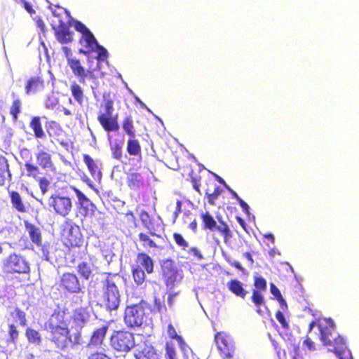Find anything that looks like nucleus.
<instances>
[{"label":"nucleus","mask_w":359,"mask_h":359,"mask_svg":"<svg viewBox=\"0 0 359 359\" xmlns=\"http://www.w3.org/2000/svg\"><path fill=\"white\" fill-rule=\"evenodd\" d=\"M67 314L66 308L55 309L45 323V327L50 335V341L60 350L81 343L80 331H77L73 335L71 334Z\"/></svg>","instance_id":"1"},{"label":"nucleus","mask_w":359,"mask_h":359,"mask_svg":"<svg viewBox=\"0 0 359 359\" xmlns=\"http://www.w3.org/2000/svg\"><path fill=\"white\" fill-rule=\"evenodd\" d=\"M118 280L117 274L108 273L102 280V301L106 308L109 310H116L120 304V293L116 285Z\"/></svg>","instance_id":"2"},{"label":"nucleus","mask_w":359,"mask_h":359,"mask_svg":"<svg viewBox=\"0 0 359 359\" xmlns=\"http://www.w3.org/2000/svg\"><path fill=\"white\" fill-rule=\"evenodd\" d=\"M101 108L104 111L98 114L97 121L106 132H117L119 130V124L118 115H113L114 100L111 98L109 93H104Z\"/></svg>","instance_id":"3"},{"label":"nucleus","mask_w":359,"mask_h":359,"mask_svg":"<svg viewBox=\"0 0 359 359\" xmlns=\"http://www.w3.org/2000/svg\"><path fill=\"white\" fill-rule=\"evenodd\" d=\"M154 270V262L146 252L137 254L135 264L131 267V273L135 283L140 285L146 280V273H152Z\"/></svg>","instance_id":"4"},{"label":"nucleus","mask_w":359,"mask_h":359,"mask_svg":"<svg viewBox=\"0 0 359 359\" xmlns=\"http://www.w3.org/2000/svg\"><path fill=\"white\" fill-rule=\"evenodd\" d=\"M149 304L144 300L137 304L127 306L124 312V322L128 327H140L144 322L145 309Z\"/></svg>","instance_id":"5"},{"label":"nucleus","mask_w":359,"mask_h":359,"mask_svg":"<svg viewBox=\"0 0 359 359\" xmlns=\"http://www.w3.org/2000/svg\"><path fill=\"white\" fill-rule=\"evenodd\" d=\"M317 326L320 332V339L323 345L333 347L339 342L342 344L344 338L335 332V325L331 319L318 320Z\"/></svg>","instance_id":"6"},{"label":"nucleus","mask_w":359,"mask_h":359,"mask_svg":"<svg viewBox=\"0 0 359 359\" xmlns=\"http://www.w3.org/2000/svg\"><path fill=\"white\" fill-rule=\"evenodd\" d=\"M110 345L118 352H128L135 346L134 334L125 330L114 331L110 337Z\"/></svg>","instance_id":"7"},{"label":"nucleus","mask_w":359,"mask_h":359,"mask_svg":"<svg viewBox=\"0 0 359 359\" xmlns=\"http://www.w3.org/2000/svg\"><path fill=\"white\" fill-rule=\"evenodd\" d=\"M48 205L50 210L62 217L69 215L73 208L72 201L69 197L55 194H52L48 199Z\"/></svg>","instance_id":"8"},{"label":"nucleus","mask_w":359,"mask_h":359,"mask_svg":"<svg viewBox=\"0 0 359 359\" xmlns=\"http://www.w3.org/2000/svg\"><path fill=\"white\" fill-rule=\"evenodd\" d=\"M215 341L222 358L232 359L234 357L236 346L229 334L224 332H217L215 334Z\"/></svg>","instance_id":"9"},{"label":"nucleus","mask_w":359,"mask_h":359,"mask_svg":"<svg viewBox=\"0 0 359 359\" xmlns=\"http://www.w3.org/2000/svg\"><path fill=\"white\" fill-rule=\"evenodd\" d=\"M57 284L64 292L78 294L83 292V285L74 272H64L60 276Z\"/></svg>","instance_id":"10"},{"label":"nucleus","mask_w":359,"mask_h":359,"mask_svg":"<svg viewBox=\"0 0 359 359\" xmlns=\"http://www.w3.org/2000/svg\"><path fill=\"white\" fill-rule=\"evenodd\" d=\"M74 28L82 34L81 37L79 39V43H82L85 42L86 50L81 48L79 50V53L87 55L90 53L95 52L96 50V46H98V42L93 33L80 21H75Z\"/></svg>","instance_id":"11"},{"label":"nucleus","mask_w":359,"mask_h":359,"mask_svg":"<svg viewBox=\"0 0 359 359\" xmlns=\"http://www.w3.org/2000/svg\"><path fill=\"white\" fill-rule=\"evenodd\" d=\"M4 269L6 273H28L30 268L29 263L23 257L13 253L6 259Z\"/></svg>","instance_id":"12"},{"label":"nucleus","mask_w":359,"mask_h":359,"mask_svg":"<svg viewBox=\"0 0 359 359\" xmlns=\"http://www.w3.org/2000/svg\"><path fill=\"white\" fill-rule=\"evenodd\" d=\"M70 188L77 196L79 213L84 217H93L96 210L95 204L76 187L70 186Z\"/></svg>","instance_id":"13"},{"label":"nucleus","mask_w":359,"mask_h":359,"mask_svg":"<svg viewBox=\"0 0 359 359\" xmlns=\"http://www.w3.org/2000/svg\"><path fill=\"white\" fill-rule=\"evenodd\" d=\"M67 65L69 67L73 74L78 78L80 83L85 84L86 79H94L93 72L90 69H86L81 65L80 60L77 58L71 59Z\"/></svg>","instance_id":"14"},{"label":"nucleus","mask_w":359,"mask_h":359,"mask_svg":"<svg viewBox=\"0 0 359 359\" xmlns=\"http://www.w3.org/2000/svg\"><path fill=\"white\" fill-rule=\"evenodd\" d=\"M90 313L87 306H79L73 310L71 320L73 327L81 330L89 321Z\"/></svg>","instance_id":"15"},{"label":"nucleus","mask_w":359,"mask_h":359,"mask_svg":"<svg viewBox=\"0 0 359 359\" xmlns=\"http://www.w3.org/2000/svg\"><path fill=\"white\" fill-rule=\"evenodd\" d=\"M172 238L175 243L182 250L187 252L190 255H193L198 259H202L203 255L196 247H190L189 243L187 241L184 237L178 232H174Z\"/></svg>","instance_id":"16"},{"label":"nucleus","mask_w":359,"mask_h":359,"mask_svg":"<svg viewBox=\"0 0 359 359\" xmlns=\"http://www.w3.org/2000/svg\"><path fill=\"white\" fill-rule=\"evenodd\" d=\"M107 325H102L93 330L90 336L88 346L90 348H97L104 344V341L108 331Z\"/></svg>","instance_id":"17"},{"label":"nucleus","mask_w":359,"mask_h":359,"mask_svg":"<svg viewBox=\"0 0 359 359\" xmlns=\"http://www.w3.org/2000/svg\"><path fill=\"white\" fill-rule=\"evenodd\" d=\"M74 228L71 226L67 230L65 229L63 233V243L69 250L75 248H79L82 242L81 234L76 231L73 233Z\"/></svg>","instance_id":"18"},{"label":"nucleus","mask_w":359,"mask_h":359,"mask_svg":"<svg viewBox=\"0 0 359 359\" xmlns=\"http://www.w3.org/2000/svg\"><path fill=\"white\" fill-rule=\"evenodd\" d=\"M54 30L55 38L60 43H67L73 41V32L67 24L60 22L57 27H54Z\"/></svg>","instance_id":"19"},{"label":"nucleus","mask_w":359,"mask_h":359,"mask_svg":"<svg viewBox=\"0 0 359 359\" xmlns=\"http://www.w3.org/2000/svg\"><path fill=\"white\" fill-rule=\"evenodd\" d=\"M161 270L163 277L167 285L175 280L177 269L170 259H167L162 262Z\"/></svg>","instance_id":"20"},{"label":"nucleus","mask_w":359,"mask_h":359,"mask_svg":"<svg viewBox=\"0 0 359 359\" xmlns=\"http://www.w3.org/2000/svg\"><path fill=\"white\" fill-rule=\"evenodd\" d=\"M24 224L31 241L37 246H41L42 236L40 228L27 220L24 221Z\"/></svg>","instance_id":"21"},{"label":"nucleus","mask_w":359,"mask_h":359,"mask_svg":"<svg viewBox=\"0 0 359 359\" xmlns=\"http://www.w3.org/2000/svg\"><path fill=\"white\" fill-rule=\"evenodd\" d=\"M155 236L161 238V236L156 233L154 231H149V233L140 232L138 234V238L141 243L142 246L146 250L150 249H160L161 248L156 243V242L150 237Z\"/></svg>","instance_id":"22"},{"label":"nucleus","mask_w":359,"mask_h":359,"mask_svg":"<svg viewBox=\"0 0 359 359\" xmlns=\"http://www.w3.org/2000/svg\"><path fill=\"white\" fill-rule=\"evenodd\" d=\"M83 159L92 177L100 181L102 178V172L97 162L86 154L83 155Z\"/></svg>","instance_id":"23"},{"label":"nucleus","mask_w":359,"mask_h":359,"mask_svg":"<svg viewBox=\"0 0 359 359\" xmlns=\"http://www.w3.org/2000/svg\"><path fill=\"white\" fill-rule=\"evenodd\" d=\"M228 290L234 295L243 299H245L248 291L245 288L244 284L237 280L231 279L227 283Z\"/></svg>","instance_id":"24"},{"label":"nucleus","mask_w":359,"mask_h":359,"mask_svg":"<svg viewBox=\"0 0 359 359\" xmlns=\"http://www.w3.org/2000/svg\"><path fill=\"white\" fill-rule=\"evenodd\" d=\"M44 88V81L40 76L30 78L25 86V93L27 95L36 93Z\"/></svg>","instance_id":"25"},{"label":"nucleus","mask_w":359,"mask_h":359,"mask_svg":"<svg viewBox=\"0 0 359 359\" xmlns=\"http://www.w3.org/2000/svg\"><path fill=\"white\" fill-rule=\"evenodd\" d=\"M36 162L43 169H50L53 167L51 154L43 149L39 151L36 154Z\"/></svg>","instance_id":"26"},{"label":"nucleus","mask_w":359,"mask_h":359,"mask_svg":"<svg viewBox=\"0 0 359 359\" xmlns=\"http://www.w3.org/2000/svg\"><path fill=\"white\" fill-rule=\"evenodd\" d=\"M136 359H161V354L152 346H145L143 349L135 354Z\"/></svg>","instance_id":"27"},{"label":"nucleus","mask_w":359,"mask_h":359,"mask_svg":"<svg viewBox=\"0 0 359 359\" xmlns=\"http://www.w3.org/2000/svg\"><path fill=\"white\" fill-rule=\"evenodd\" d=\"M29 127L34 133V136L36 139H44L46 133L43 129L40 116H34L29 122Z\"/></svg>","instance_id":"28"},{"label":"nucleus","mask_w":359,"mask_h":359,"mask_svg":"<svg viewBox=\"0 0 359 359\" xmlns=\"http://www.w3.org/2000/svg\"><path fill=\"white\" fill-rule=\"evenodd\" d=\"M126 151L129 155L133 156H142V149L140 144L135 137H130L127 142Z\"/></svg>","instance_id":"29"},{"label":"nucleus","mask_w":359,"mask_h":359,"mask_svg":"<svg viewBox=\"0 0 359 359\" xmlns=\"http://www.w3.org/2000/svg\"><path fill=\"white\" fill-rule=\"evenodd\" d=\"M25 335L30 344L40 345L42 342V337L40 332L31 327H27L25 329Z\"/></svg>","instance_id":"30"},{"label":"nucleus","mask_w":359,"mask_h":359,"mask_svg":"<svg viewBox=\"0 0 359 359\" xmlns=\"http://www.w3.org/2000/svg\"><path fill=\"white\" fill-rule=\"evenodd\" d=\"M76 270L81 278L84 280H88L93 276L91 265L87 262H80L77 265Z\"/></svg>","instance_id":"31"},{"label":"nucleus","mask_w":359,"mask_h":359,"mask_svg":"<svg viewBox=\"0 0 359 359\" xmlns=\"http://www.w3.org/2000/svg\"><path fill=\"white\" fill-rule=\"evenodd\" d=\"M12 97L14 98L11 106L9 109L10 114L12 117V120L15 122L18 119V115L21 112L22 101L19 97H17L15 93H12Z\"/></svg>","instance_id":"32"},{"label":"nucleus","mask_w":359,"mask_h":359,"mask_svg":"<svg viewBox=\"0 0 359 359\" xmlns=\"http://www.w3.org/2000/svg\"><path fill=\"white\" fill-rule=\"evenodd\" d=\"M333 351L339 359H353L351 351L347 349L344 339L341 343H338L333 346Z\"/></svg>","instance_id":"33"},{"label":"nucleus","mask_w":359,"mask_h":359,"mask_svg":"<svg viewBox=\"0 0 359 359\" xmlns=\"http://www.w3.org/2000/svg\"><path fill=\"white\" fill-rule=\"evenodd\" d=\"M9 165L6 158L0 156V186L3 185L8 177H11Z\"/></svg>","instance_id":"34"},{"label":"nucleus","mask_w":359,"mask_h":359,"mask_svg":"<svg viewBox=\"0 0 359 359\" xmlns=\"http://www.w3.org/2000/svg\"><path fill=\"white\" fill-rule=\"evenodd\" d=\"M9 196L13 207L20 212H25L26 211V208L23 204L20 194L18 191H12L9 192Z\"/></svg>","instance_id":"35"},{"label":"nucleus","mask_w":359,"mask_h":359,"mask_svg":"<svg viewBox=\"0 0 359 359\" xmlns=\"http://www.w3.org/2000/svg\"><path fill=\"white\" fill-rule=\"evenodd\" d=\"M70 90L75 101L78 104H82L84 101V92L80 85L75 81L72 82L70 86Z\"/></svg>","instance_id":"36"},{"label":"nucleus","mask_w":359,"mask_h":359,"mask_svg":"<svg viewBox=\"0 0 359 359\" xmlns=\"http://www.w3.org/2000/svg\"><path fill=\"white\" fill-rule=\"evenodd\" d=\"M201 218L203 223V228L204 229H208L212 231H215L217 222L209 212L202 213L201 215Z\"/></svg>","instance_id":"37"},{"label":"nucleus","mask_w":359,"mask_h":359,"mask_svg":"<svg viewBox=\"0 0 359 359\" xmlns=\"http://www.w3.org/2000/svg\"><path fill=\"white\" fill-rule=\"evenodd\" d=\"M216 230L223 236L224 243L229 242L233 236L228 224L223 220H219V225H216Z\"/></svg>","instance_id":"38"},{"label":"nucleus","mask_w":359,"mask_h":359,"mask_svg":"<svg viewBox=\"0 0 359 359\" xmlns=\"http://www.w3.org/2000/svg\"><path fill=\"white\" fill-rule=\"evenodd\" d=\"M128 186L131 189H138L142 184V177L140 173L134 172L128 175L127 178Z\"/></svg>","instance_id":"39"},{"label":"nucleus","mask_w":359,"mask_h":359,"mask_svg":"<svg viewBox=\"0 0 359 359\" xmlns=\"http://www.w3.org/2000/svg\"><path fill=\"white\" fill-rule=\"evenodd\" d=\"M122 128L129 137H135V130L131 116H126L123 119Z\"/></svg>","instance_id":"40"},{"label":"nucleus","mask_w":359,"mask_h":359,"mask_svg":"<svg viewBox=\"0 0 359 359\" xmlns=\"http://www.w3.org/2000/svg\"><path fill=\"white\" fill-rule=\"evenodd\" d=\"M11 316L22 327L27 325V315L26 313L18 307H15L13 311L10 313Z\"/></svg>","instance_id":"41"},{"label":"nucleus","mask_w":359,"mask_h":359,"mask_svg":"<svg viewBox=\"0 0 359 359\" xmlns=\"http://www.w3.org/2000/svg\"><path fill=\"white\" fill-rule=\"evenodd\" d=\"M20 332L14 323L8 325V339L7 342L15 345L19 339Z\"/></svg>","instance_id":"42"},{"label":"nucleus","mask_w":359,"mask_h":359,"mask_svg":"<svg viewBox=\"0 0 359 359\" xmlns=\"http://www.w3.org/2000/svg\"><path fill=\"white\" fill-rule=\"evenodd\" d=\"M122 147L123 142L121 140H116L110 144V149L111 156L114 158L121 161L122 158Z\"/></svg>","instance_id":"43"},{"label":"nucleus","mask_w":359,"mask_h":359,"mask_svg":"<svg viewBox=\"0 0 359 359\" xmlns=\"http://www.w3.org/2000/svg\"><path fill=\"white\" fill-rule=\"evenodd\" d=\"M25 167L27 170L26 175L29 177H32L34 179L38 178L40 175V170L39 166L31 163L30 162H26L25 163Z\"/></svg>","instance_id":"44"},{"label":"nucleus","mask_w":359,"mask_h":359,"mask_svg":"<svg viewBox=\"0 0 359 359\" xmlns=\"http://www.w3.org/2000/svg\"><path fill=\"white\" fill-rule=\"evenodd\" d=\"M222 191V189L220 188L219 186L217 185L215 187L212 192H210V190L209 189H206L205 194L208 198V202L210 205H214L215 203V200L221 194Z\"/></svg>","instance_id":"45"},{"label":"nucleus","mask_w":359,"mask_h":359,"mask_svg":"<svg viewBox=\"0 0 359 359\" xmlns=\"http://www.w3.org/2000/svg\"><path fill=\"white\" fill-rule=\"evenodd\" d=\"M254 290L266 291L267 288L266 280L262 276H255L253 278Z\"/></svg>","instance_id":"46"},{"label":"nucleus","mask_w":359,"mask_h":359,"mask_svg":"<svg viewBox=\"0 0 359 359\" xmlns=\"http://www.w3.org/2000/svg\"><path fill=\"white\" fill-rule=\"evenodd\" d=\"M262 292L258 290H252L251 300L257 306H260L265 304L264 296L262 294Z\"/></svg>","instance_id":"47"},{"label":"nucleus","mask_w":359,"mask_h":359,"mask_svg":"<svg viewBox=\"0 0 359 359\" xmlns=\"http://www.w3.org/2000/svg\"><path fill=\"white\" fill-rule=\"evenodd\" d=\"M165 350L166 359H177L176 351L172 343L166 342L165 345Z\"/></svg>","instance_id":"48"},{"label":"nucleus","mask_w":359,"mask_h":359,"mask_svg":"<svg viewBox=\"0 0 359 359\" xmlns=\"http://www.w3.org/2000/svg\"><path fill=\"white\" fill-rule=\"evenodd\" d=\"M167 333L170 339H176L180 344L183 343L182 337L177 334L174 326L170 323L168 325Z\"/></svg>","instance_id":"49"},{"label":"nucleus","mask_w":359,"mask_h":359,"mask_svg":"<svg viewBox=\"0 0 359 359\" xmlns=\"http://www.w3.org/2000/svg\"><path fill=\"white\" fill-rule=\"evenodd\" d=\"M276 318L277 320L280 323L282 327L285 330H288L290 327L288 322L286 320V318L284 316V314L280 311H277L276 312Z\"/></svg>","instance_id":"50"},{"label":"nucleus","mask_w":359,"mask_h":359,"mask_svg":"<svg viewBox=\"0 0 359 359\" xmlns=\"http://www.w3.org/2000/svg\"><path fill=\"white\" fill-rule=\"evenodd\" d=\"M96 50L97 51V60L99 61H104L107 59V50L102 46L98 43L96 46Z\"/></svg>","instance_id":"51"},{"label":"nucleus","mask_w":359,"mask_h":359,"mask_svg":"<svg viewBox=\"0 0 359 359\" xmlns=\"http://www.w3.org/2000/svg\"><path fill=\"white\" fill-rule=\"evenodd\" d=\"M39 185L41 194L44 195L48 190V187L50 186L49 180L46 177H41L39 180Z\"/></svg>","instance_id":"52"},{"label":"nucleus","mask_w":359,"mask_h":359,"mask_svg":"<svg viewBox=\"0 0 359 359\" xmlns=\"http://www.w3.org/2000/svg\"><path fill=\"white\" fill-rule=\"evenodd\" d=\"M46 126L50 136H51V130H61L60 124L55 121L47 122Z\"/></svg>","instance_id":"53"},{"label":"nucleus","mask_w":359,"mask_h":359,"mask_svg":"<svg viewBox=\"0 0 359 359\" xmlns=\"http://www.w3.org/2000/svg\"><path fill=\"white\" fill-rule=\"evenodd\" d=\"M88 359H111L110 356L102 351H95L91 353Z\"/></svg>","instance_id":"54"},{"label":"nucleus","mask_w":359,"mask_h":359,"mask_svg":"<svg viewBox=\"0 0 359 359\" xmlns=\"http://www.w3.org/2000/svg\"><path fill=\"white\" fill-rule=\"evenodd\" d=\"M303 346L310 351H313L316 350L315 343L308 336L305 337V339L303 341Z\"/></svg>","instance_id":"55"},{"label":"nucleus","mask_w":359,"mask_h":359,"mask_svg":"<svg viewBox=\"0 0 359 359\" xmlns=\"http://www.w3.org/2000/svg\"><path fill=\"white\" fill-rule=\"evenodd\" d=\"M140 219L142 223V224L146 226L147 228H149V223L150 221V216L149 213L145 211L142 210L140 214Z\"/></svg>","instance_id":"56"},{"label":"nucleus","mask_w":359,"mask_h":359,"mask_svg":"<svg viewBox=\"0 0 359 359\" xmlns=\"http://www.w3.org/2000/svg\"><path fill=\"white\" fill-rule=\"evenodd\" d=\"M62 50L65 54V56L66 57V60H67V63H69V62L70 61L71 59H74L76 58L75 57H74L72 55V53L71 51V49L67 46H63L62 48Z\"/></svg>","instance_id":"57"},{"label":"nucleus","mask_w":359,"mask_h":359,"mask_svg":"<svg viewBox=\"0 0 359 359\" xmlns=\"http://www.w3.org/2000/svg\"><path fill=\"white\" fill-rule=\"evenodd\" d=\"M290 353L292 359H303L302 356L299 354V346H293L292 351Z\"/></svg>","instance_id":"58"},{"label":"nucleus","mask_w":359,"mask_h":359,"mask_svg":"<svg viewBox=\"0 0 359 359\" xmlns=\"http://www.w3.org/2000/svg\"><path fill=\"white\" fill-rule=\"evenodd\" d=\"M270 290L271 292L276 297V299L282 297V294L279 289L273 283L270 284Z\"/></svg>","instance_id":"59"},{"label":"nucleus","mask_w":359,"mask_h":359,"mask_svg":"<svg viewBox=\"0 0 359 359\" xmlns=\"http://www.w3.org/2000/svg\"><path fill=\"white\" fill-rule=\"evenodd\" d=\"M22 6L24 7V8L30 14H33V13H35V11L34 9L33 8V6L32 5L25 1V0H22Z\"/></svg>","instance_id":"60"},{"label":"nucleus","mask_w":359,"mask_h":359,"mask_svg":"<svg viewBox=\"0 0 359 359\" xmlns=\"http://www.w3.org/2000/svg\"><path fill=\"white\" fill-rule=\"evenodd\" d=\"M226 261L229 262V264L231 266L235 267L236 269H238L241 272L245 271V269L241 265V264L238 262H236V261L233 262V261L229 260V259H226Z\"/></svg>","instance_id":"61"},{"label":"nucleus","mask_w":359,"mask_h":359,"mask_svg":"<svg viewBox=\"0 0 359 359\" xmlns=\"http://www.w3.org/2000/svg\"><path fill=\"white\" fill-rule=\"evenodd\" d=\"M191 182V184H192V186H193L194 189L197 192H198L200 194L201 193V190H200V185H201L200 180L196 179V178L192 177Z\"/></svg>","instance_id":"62"},{"label":"nucleus","mask_w":359,"mask_h":359,"mask_svg":"<svg viewBox=\"0 0 359 359\" xmlns=\"http://www.w3.org/2000/svg\"><path fill=\"white\" fill-rule=\"evenodd\" d=\"M238 203L244 212L249 213V205L243 200L241 199Z\"/></svg>","instance_id":"63"},{"label":"nucleus","mask_w":359,"mask_h":359,"mask_svg":"<svg viewBox=\"0 0 359 359\" xmlns=\"http://www.w3.org/2000/svg\"><path fill=\"white\" fill-rule=\"evenodd\" d=\"M236 220L238 222V224L242 226V228L246 232H248L247 224H246L245 221L243 219H242L241 217H238V216L236 217Z\"/></svg>","instance_id":"64"}]
</instances>
